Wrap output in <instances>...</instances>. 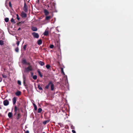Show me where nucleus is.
I'll return each mask as SVG.
<instances>
[{
	"mask_svg": "<svg viewBox=\"0 0 133 133\" xmlns=\"http://www.w3.org/2000/svg\"><path fill=\"white\" fill-rule=\"evenodd\" d=\"M50 85L51 88V91L54 90V85L52 82L51 81H50L48 84V85L45 87V89H48Z\"/></svg>",
	"mask_w": 133,
	"mask_h": 133,
	"instance_id": "1",
	"label": "nucleus"
},
{
	"mask_svg": "<svg viewBox=\"0 0 133 133\" xmlns=\"http://www.w3.org/2000/svg\"><path fill=\"white\" fill-rule=\"evenodd\" d=\"M2 38L3 40H1V45H3V47H5L6 46V40L4 39V37L3 35L2 36Z\"/></svg>",
	"mask_w": 133,
	"mask_h": 133,
	"instance_id": "2",
	"label": "nucleus"
},
{
	"mask_svg": "<svg viewBox=\"0 0 133 133\" xmlns=\"http://www.w3.org/2000/svg\"><path fill=\"white\" fill-rule=\"evenodd\" d=\"M19 109L16 106H15L14 108V111L15 112L14 115H15L17 113L19 112Z\"/></svg>",
	"mask_w": 133,
	"mask_h": 133,
	"instance_id": "3",
	"label": "nucleus"
},
{
	"mask_svg": "<svg viewBox=\"0 0 133 133\" xmlns=\"http://www.w3.org/2000/svg\"><path fill=\"white\" fill-rule=\"evenodd\" d=\"M32 35L34 38H38L39 37V35L38 34L35 32L32 33Z\"/></svg>",
	"mask_w": 133,
	"mask_h": 133,
	"instance_id": "4",
	"label": "nucleus"
},
{
	"mask_svg": "<svg viewBox=\"0 0 133 133\" xmlns=\"http://www.w3.org/2000/svg\"><path fill=\"white\" fill-rule=\"evenodd\" d=\"M32 69L31 66H28L25 69V71L26 72H28L29 71H32Z\"/></svg>",
	"mask_w": 133,
	"mask_h": 133,
	"instance_id": "5",
	"label": "nucleus"
},
{
	"mask_svg": "<svg viewBox=\"0 0 133 133\" xmlns=\"http://www.w3.org/2000/svg\"><path fill=\"white\" fill-rule=\"evenodd\" d=\"M27 8V6L26 5L25 3V2L23 9L24 11L26 12H27L28 11Z\"/></svg>",
	"mask_w": 133,
	"mask_h": 133,
	"instance_id": "6",
	"label": "nucleus"
},
{
	"mask_svg": "<svg viewBox=\"0 0 133 133\" xmlns=\"http://www.w3.org/2000/svg\"><path fill=\"white\" fill-rule=\"evenodd\" d=\"M22 115L20 113H18L16 116V118L18 120H19L21 117Z\"/></svg>",
	"mask_w": 133,
	"mask_h": 133,
	"instance_id": "7",
	"label": "nucleus"
},
{
	"mask_svg": "<svg viewBox=\"0 0 133 133\" xmlns=\"http://www.w3.org/2000/svg\"><path fill=\"white\" fill-rule=\"evenodd\" d=\"M21 16L22 18H25L26 17L27 15L24 12L22 11L21 13Z\"/></svg>",
	"mask_w": 133,
	"mask_h": 133,
	"instance_id": "8",
	"label": "nucleus"
},
{
	"mask_svg": "<svg viewBox=\"0 0 133 133\" xmlns=\"http://www.w3.org/2000/svg\"><path fill=\"white\" fill-rule=\"evenodd\" d=\"M9 102L7 100L4 101L3 104L5 106H7L9 104Z\"/></svg>",
	"mask_w": 133,
	"mask_h": 133,
	"instance_id": "9",
	"label": "nucleus"
},
{
	"mask_svg": "<svg viewBox=\"0 0 133 133\" xmlns=\"http://www.w3.org/2000/svg\"><path fill=\"white\" fill-rule=\"evenodd\" d=\"M13 103L14 105H15L16 103L17 98L16 97H14L12 99Z\"/></svg>",
	"mask_w": 133,
	"mask_h": 133,
	"instance_id": "10",
	"label": "nucleus"
},
{
	"mask_svg": "<svg viewBox=\"0 0 133 133\" xmlns=\"http://www.w3.org/2000/svg\"><path fill=\"white\" fill-rule=\"evenodd\" d=\"M44 13L45 15L46 16L48 15L49 14V12L46 9H44Z\"/></svg>",
	"mask_w": 133,
	"mask_h": 133,
	"instance_id": "11",
	"label": "nucleus"
},
{
	"mask_svg": "<svg viewBox=\"0 0 133 133\" xmlns=\"http://www.w3.org/2000/svg\"><path fill=\"white\" fill-rule=\"evenodd\" d=\"M23 83L24 84V85L26 87H26H27L28 86V85L26 84H25V80H26V78H25V76L23 75Z\"/></svg>",
	"mask_w": 133,
	"mask_h": 133,
	"instance_id": "12",
	"label": "nucleus"
},
{
	"mask_svg": "<svg viewBox=\"0 0 133 133\" xmlns=\"http://www.w3.org/2000/svg\"><path fill=\"white\" fill-rule=\"evenodd\" d=\"M21 92L20 91H17L15 93V94L17 96H20L21 94Z\"/></svg>",
	"mask_w": 133,
	"mask_h": 133,
	"instance_id": "13",
	"label": "nucleus"
},
{
	"mask_svg": "<svg viewBox=\"0 0 133 133\" xmlns=\"http://www.w3.org/2000/svg\"><path fill=\"white\" fill-rule=\"evenodd\" d=\"M8 116L9 118H11L12 117V112H9L8 114Z\"/></svg>",
	"mask_w": 133,
	"mask_h": 133,
	"instance_id": "14",
	"label": "nucleus"
},
{
	"mask_svg": "<svg viewBox=\"0 0 133 133\" xmlns=\"http://www.w3.org/2000/svg\"><path fill=\"white\" fill-rule=\"evenodd\" d=\"M51 18V16H46L45 18V20L46 21H48Z\"/></svg>",
	"mask_w": 133,
	"mask_h": 133,
	"instance_id": "15",
	"label": "nucleus"
},
{
	"mask_svg": "<svg viewBox=\"0 0 133 133\" xmlns=\"http://www.w3.org/2000/svg\"><path fill=\"white\" fill-rule=\"evenodd\" d=\"M42 41L41 39H39L37 42V43L39 45H40L42 44Z\"/></svg>",
	"mask_w": 133,
	"mask_h": 133,
	"instance_id": "16",
	"label": "nucleus"
},
{
	"mask_svg": "<svg viewBox=\"0 0 133 133\" xmlns=\"http://www.w3.org/2000/svg\"><path fill=\"white\" fill-rule=\"evenodd\" d=\"M31 29L33 31H36L37 30V28L35 27L32 26L31 28Z\"/></svg>",
	"mask_w": 133,
	"mask_h": 133,
	"instance_id": "17",
	"label": "nucleus"
},
{
	"mask_svg": "<svg viewBox=\"0 0 133 133\" xmlns=\"http://www.w3.org/2000/svg\"><path fill=\"white\" fill-rule=\"evenodd\" d=\"M38 63L41 66H43L44 64V63L42 61H40L38 62Z\"/></svg>",
	"mask_w": 133,
	"mask_h": 133,
	"instance_id": "18",
	"label": "nucleus"
},
{
	"mask_svg": "<svg viewBox=\"0 0 133 133\" xmlns=\"http://www.w3.org/2000/svg\"><path fill=\"white\" fill-rule=\"evenodd\" d=\"M55 3H53V5L52 6L51 5L52 9H51V10L53 11L54 10V9H55Z\"/></svg>",
	"mask_w": 133,
	"mask_h": 133,
	"instance_id": "19",
	"label": "nucleus"
},
{
	"mask_svg": "<svg viewBox=\"0 0 133 133\" xmlns=\"http://www.w3.org/2000/svg\"><path fill=\"white\" fill-rule=\"evenodd\" d=\"M44 35L46 36H47L49 35V32L48 31H46V30L45 31L44 33Z\"/></svg>",
	"mask_w": 133,
	"mask_h": 133,
	"instance_id": "20",
	"label": "nucleus"
},
{
	"mask_svg": "<svg viewBox=\"0 0 133 133\" xmlns=\"http://www.w3.org/2000/svg\"><path fill=\"white\" fill-rule=\"evenodd\" d=\"M37 72L39 74V76H40L41 77H42L43 76V75H42V74H41V71L39 70H38L37 71Z\"/></svg>",
	"mask_w": 133,
	"mask_h": 133,
	"instance_id": "21",
	"label": "nucleus"
},
{
	"mask_svg": "<svg viewBox=\"0 0 133 133\" xmlns=\"http://www.w3.org/2000/svg\"><path fill=\"white\" fill-rule=\"evenodd\" d=\"M49 122V120H48L46 121H44L43 122V124H46L47 123H48Z\"/></svg>",
	"mask_w": 133,
	"mask_h": 133,
	"instance_id": "22",
	"label": "nucleus"
},
{
	"mask_svg": "<svg viewBox=\"0 0 133 133\" xmlns=\"http://www.w3.org/2000/svg\"><path fill=\"white\" fill-rule=\"evenodd\" d=\"M38 87L39 89L41 90H42L43 89L42 87L40 86L39 84L38 85Z\"/></svg>",
	"mask_w": 133,
	"mask_h": 133,
	"instance_id": "23",
	"label": "nucleus"
},
{
	"mask_svg": "<svg viewBox=\"0 0 133 133\" xmlns=\"http://www.w3.org/2000/svg\"><path fill=\"white\" fill-rule=\"evenodd\" d=\"M19 50V49L18 47H17V48H16L15 49V51L17 52H18Z\"/></svg>",
	"mask_w": 133,
	"mask_h": 133,
	"instance_id": "24",
	"label": "nucleus"
},
{
	"mask_svg": "<svg viewBox=\"0 0 133 133\" xmlns=\"http://www.w3.org/2000/svg\"><path fill=\"white\" fill-rule=\"evenodd\" d=\"M33 105L34 108V109L35 110H36L37 109V106L35 104H33Z\"/></svg>",
	"mask_w": 133,
	"mask_h": 133,
	"instance_id": "25",
	"label": "nucleus"
},
{
	"mask_svg": "<svg viewBox=\"0 0 133 133\" xmlns=\"http://www.w3.org/2000/svg\"><path fill=\"white\" fill-rule=\"evenodd\" d=\"M42 111V109L41 108H39L38 109V112L41 113Z\"/></svg>",
	"mask_w": 133,
	"mask_h": 133,
	"instance_id": "26",
	"label": "nucleus"
},
{
	"mask_svg": "<svg viewBox=\"0 0 133 133\" xmlns=\"http://www.w3.org/2000/svg\"><path fill=\"white\" fill-rule=\"evenodd\" d=\"M46 68L47 69H49L51 67V66H50V65L49 64H47L46 65Z\"/></svg>",
	"mask_w": 133,
	"mask_h": 133,
	"instance_id": "27",
	"label": "nucleus"
},
{
	"mask_svg": "<svg viewBox=\"0 0 133 133\" xmlns=\"http://www.w3.org/2000/svg\"><path fill=\"white\" fill-rule=\"evenodd\" d=\"M37 76L36 75H35L33 76V78L34 80H36L37 79Z\"/></svg>",
	"mask_w": 133,
	"mask_h": 133,
	"instance_id": "28",
	"label": "nucleus"
},
{
	"mask_svg": "<svg viewBox=\"0 0 133 133\" xmlns=\"http://www.w3.org/2000/svg\"><path fill=\"white\" fill-rule=\"evenodd\" d=\"M5 22H8L9 21V19L8 18H5Z\"/></svg>",
	"mask_w": 133,
	"mask_h": 133,
	"instance_id": "29",
	"label": "nucleus"
},
{
	"mask_svg": "<svg viewBox=\"0 0 133 133\" xmlns=\"http://www.w3.org/2000/svg\"><path fill=\"white\" fill-rule=\"evenodd\" d=\"M27 45V44L25 45L23 47V49L24 50H26V46Z\"/></svg>",
	"mask_w": 133,
	"mask_h": 133,
	"instance_id": "30",
	"label": "nucleus"
},
{
	"mask_svg": "<svg viewBox=\"0 0 133 133\" xmlns=\"http://www.w3.org/2000/svg\"><path fill=\"white\" fill-rule=\"evenodd\" d=\"M61 71L62 73L63 74V75H65V73L63 71V68H61Z\"/></svg>",
	"mask_w": 133,
	"mask_h": 133,
	"instance_id": "31",
	"label": "nucleus"
},
{
	"mask_svg": "<svg viewBox=\"0 0 133 133\" xmlns=\"http://www.w3.org/2000/svg\"><path fill=\"white\" fill-rule=\"evenodd\" d=\"M23 63L24 64H27V62L25 59H24L22 61Z\"/></svg>",
	"mask_w": 133,
	"mask_h": 133,
	"instance_id": "32",
	"label": "nucleus"
},
{
	"mask_svg": "<svg viewBox=\"0 0 133 133\" xmlns=\"http://www.w3.org/2000/svg\"><path fill=\"white\" fill-rule=\"evenodd\" d=\"M11 21L12 23H15V22L14 21V19L13 18H12L11 19Z\"/></svg>",
	"mask_w": 133,
	"mask_h": 133,
	"instance_id": "33",
	"label": "nucleus"
},
{
	"mask_svg": "<svg viewBox=\"0 0 133 133\" xmlns=\"http://www.w3.org/2000/svg\"><path fill=\"white\" fill-rule=\"evenodd\" d=\"M17 83L19 85H21V83L20 81L18 80L17 81Z\"/></svg>",
	"mask_w": 133,
	"mask_h": 133,
	"instance_id": "34",
	"label": "nucleus"
},
{
	"mask_svg": "<svg viewBox=\"0 0 133 133\" xmlns=\"http://www.w3.org/2000/svg\"><path fill=\"white\" fill-rule=\"evenodd\" d=\"M54 45L53 44L51 45L50 46V48L51 49H52L54 47Z\"/></svg>",
	"mask_w": 133,
	"mask_h": 133,
	"instance_id": "35",
	"label": "nucleus"
},
{
	"mask_svg": "<svg viewBox=\"0 0 133 133\" xmlns=\"http://www.w3.org/2000/svg\"><path fill=\"white\" fill-rule=\"evenodd\" d=\"M71 128L72 129H75V127L72 125H71Z\"/></svg>",
	"mask_w": 133,
	"mask_h": 133,
	"instance_id": "36",
	"label": "nucleus"
},
{
	"mask_svg": "<svg viewBox=\"0 0 133 133\" xmlns=\"http://www.w3.org/2000/svg\"><path fill=\"white\" fill-rule=\"evenodd\" d=\"M9 6L10 7H12V4L10 1L9 3Z\"/></svg>",
	"mask_w": 133,
	"mask_h": 133,
	"instance_id": "37",
	"label": "nucleus"
},
{
	"mask_svg": "<svg viewBox=\"0 0 133 133\" xmlns=\"http://www.w3.org/2000/svg\"><path fill=\"white\" fill-rule=\"evenodd\" d=\"M17 19L19 20L20 19V18L19 17V15L18 14H17Z\"/></svg>",
	"mask_w": 133,
	"mask_h": 133,
	"instance_id": "38",
	"label": "nucleus"
},
{
	"mask_svg": "<svg viewBox=\"0 0 133 133\" xmlns=\"http://www.w3.org/2000/svg\"><path fill=\"white\" fill-rule=\"evenodd\" d=\"M19 43H20V41H18L17 42V43H16V44L17 45V46H18L19 45Z\"/></svg>",
	"mask_w": 133,
	"mask_h": 133,
	"instance_id": "39",
	"label": "nucleus"
},
{
	"mask_svg": "<svg viewBox=\"0 0 133 133\" xmlns=\"http://www.w3.org/2000/svg\"><path fill=\"white\" fill-rule=\"evenodd\" d=\"M2 76L4 78H6L7 77V76L6 75H4L3 74L2 75Z\"/></svg>",
	"mask_w": 133,
	"mask_h": 133,
	"instance_id": "40",
	"label": "nucleus"
},
{
	"mask_svg": "<svg viewBox=\"0 0 133 133\" xmlns=\"http://www.w3.org/2000/svg\"><path fill=\"white\" fill-rule=\"evenodd\" d=\"M72 131L73 133H76L75 131L74 130H72Z\"/></svg>",
	"mask_w": 133,
	"mask_h": 133,
	"instance_id": "41",
	"label": "nucleus"
},
{
	"mask_svg": "<svg viewBox=\"0 0 133 133\" xmlns=\"http://www.w3.org/2000/svg\"><path fill=\"white\" fill-rule=\"evenodd\" d=\"M26 133H29V131L28 130H26Z\"/></svg>",
	"mask_w": 133,
	"mask_h": 133,
	"instance_id": "42",
	"label": "nucleus"
},
{
	"mask_svg": "<svg viewBox=\"0 0 133 133\" xmlns=\"http://www.w3.org/2000/svg\"><path fill=\"white\" fill-rule=\"evenodd\" d=\"M0 32H1V33H2L3 34V32L2 30V31L1 30Z\"/></svg>",
	"mask_w": 133,
	"mask_h": 133,
	"instance_id": "43",
	"label": "nucleus"
},
{
	"mask_svg": "<svg viewBox=\"0 0 133 133\" xmlns=\"http://www.w3.org/2000/svg\"><path fill=\"white\" fill-rule=\"evenodd\" d=\"M21 29V28H18V30H20Z\"/></svg>",
	"mask_w": 133,
	"mask_h": 133,
	"instance_id": "44",
	"label": "nucleus"
},
{
	"mask_svg": "<svg viewBox=\"0 0 133 133\" xmlns=\"http://www.w3.org/2000/svg\"><path fill=\"white\" fill-rule=\"evenodd\" d=\"M43 133H45V132H43Z\"/></svg>",
	"mask_w": 133,
	"mask_h": 133,
	"instance_id": "45",
	"label": "nucleus"
},
{
	"mask_svg": "<svg viewBox=\"0 0 133 133\" xmlns=\"http://www.w3.org/2000/svg\"><path fill=\"white\" fill-rule=\"evenodd\" d=\"M48 7H49V5H48Z\"/></svg>",
	"mask_w": 133,
	"mask_h": 133,
	"instance_id": "46",
	"label": "nucleus"
},
{
	"mask_svg": "<svg viewBox=\"0 0 133 133\" xmlns=\"http://www.w3.org/2000/svg\"><path fill=\"white\" fill-rule=\"evenodd\" d=\"M28 64H30V63H28Z\"/></svg>",
	"mask_w": 133,
	"mask_h": 133,
	"instance_id": "47",
	"label": "nucleus"
},
{
	"mask_svg": "<svg viewBox=\"0 0 133 133\" xmlns=\"http://www.w3.org/2000/svg\"><path fill=\"white\" fill-rule=\"evenodd\" d=\"M1 81H2V80H1L0 81H1Z\"/></svg>",
	"mask_w": 133,
	"mask_h": 133,
	"instance_id": "48",
	"label": "nucleus"
}]
</instances>
